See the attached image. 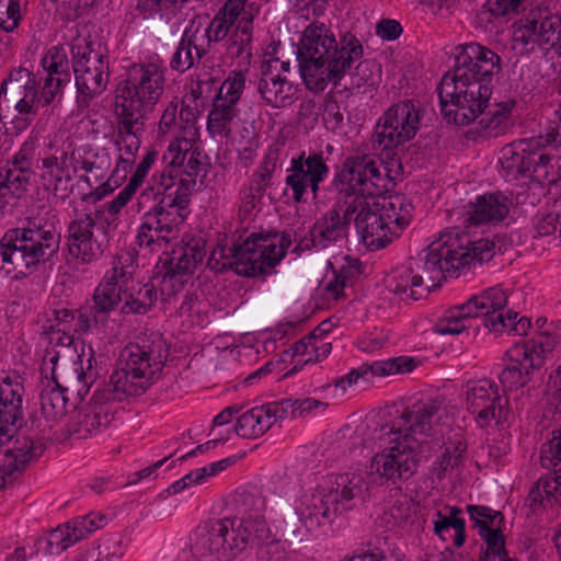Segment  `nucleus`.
Returning a JSON list of instances; mask_svg holds the SVG:
<instances>
[{"instance_id": "obj_20", "label": "nucleus", "mask_w": 561, "mask_h": 561, "mask_svg": "<svg viewBox=\"0 0 561 561\" xmlns=\"http://www.w3.org/2000/svg\"><path fill=\"white\" fill-rule=\"evenodd\" d=\"M508 294L501 287L495 286L471 297L467 305L474 317H483L485 327L491 331L502 332L513 330L517 334H524L529 327V320L520 318L516 321L517 312L506 310Z\"/></svg>"}, {"instance_id": "obj_34", "label": "nucleus", "mask_w": 561, "mask_h": 561, "mask_svg": "<svg viewBox=\"0 0 561 561\" xmlns=\"http://www.w3.org/2000/svg\"><path fill=\"white\" fill-rule=\"evenodd\" d=\"M351 216H345V201L336 204L311 229V242L316 248H329L330 245L346 240Z\"/></svg>"}, {"instance_id": "obj_64", "label": "nucleus", "mask_w": 561, "mask_h": 561, "mask_svg": "<svg viewBox=\"0 0 561 561\" xmlns=\"http://www.w3.org/2000/svg\"><path fill=\"white\" fill-rule=\"evenodd\" d=\"M467 510L476 528L477 522L485 523L491 527H500V524L503 520L501 512H495L488 506L468 505Z\"/></svg>"}, {"instance_id": "obj_40", "label": "nucleus", "mask_w": 561, "mask_h": 561, "mask_svg": "<svg viewBox=\"0 0 561 561\" xmlns=\"http://www.w3.org/2000/svg\"><path fill=\"white\" fill-rule=\"evenodd\" d=\"M209 51L204 43V36H199V28L185 30L183 36L170 61V67L181 73L192 68L195 61H199Z\"/></svg>"}, {"instance_id": "obj_36", "label": "nucleus", "mask_w": 561, "mask_h": 561, "mask_svg": "<svg viewBox=\"0 0 561 561\" xmlns=\"http://www.w3.org/2000/svg\"><path fill=\"white\" fill-rule=\"evenodd\" d=\"M43 450V444L35 442L33 437L15 438L12 447L0 455V486L3 488L10 482L15 471L23 470L27 463L38 458Z\"/></svg>"}, {"instance_id": "obj_60", "label": "nucleus", "mask_w": 561, "mask_h": 561, "mask_svg": "<svg viewBox=\"0 0 561 561\" xmlns=\"http://www.w3.org/2000/svg\"><path fill=\"white\" fill-rule=\"evenodd\" d=\"M415 366L416 363L412 357L401 356L374 363V373L376 376L410 373Z\"/></svg>"}, {"instance_id": "obj_58", "label": "nucleus", "mask_w": 561, "mask_h": 561, "mask_svg": "<svg viewBox=\"0 0 561 561\" xmlns=\"http://www.w3.org/2000/svg\"><path fill=\"white\" fill-rule=\"evenodd\" d=\"M22 20L21 0H0V28L13 32Z\"/></svg>"}, {"instance_id": "obj_19", "label": "nucleus", "mask_w": 561, "mask_h": 561, "mask_svg": "<svg viewBox=\"0 0 561 561\" xmlns=\"http://www.w3.org/2000/svg\"><path fill=\"white\" fill-rule=\"evenodd\" d=\"M124 274L121 282L115 266L111 274H106L94 289L91 302L78 310L75 331L79 334L89 332L93 327L104 325L112 311L123 302Z\"/></svg>"}, {"instance_id": "obj_39", "label": "nucleus", "mask_w": 561, "mask_h": 561, "mask_svg": "<svg viewBox=\"0 0 561 561\" xmlns=\"http://www.w3.org/2000/svg\"><path fill=\"white\" fill-rule=\"evenodd\" d=\"M150 385L151 382L147 378L136 373H129L124 367L117 365V368L110 377V381L99 389L112 401L122 402L127 397L140 396Z\"/></svg>"}, {"instance_id": "obj_59", "label": "nucleus", "mask_w": 561, "mask_h": 561, "mask_svg": "<svg viewBox=\"0 0 561 561\" xmlns=\"http://www.w3.org/2000/svg\"><path fill=\"white\" fill-rule=\"evenodd\" d=\"M37 147V139L35 137H28L20 150L8 161L7 167L16 169L23 172H33V159Z\"/></svg>"}, {"instance_id": "obj_33", "label": "nucleus", "mask_w": 561, "mask_h": 561, "mask_svg": "<svg viewBox=\"0 0 561 561\" xmlns=\"http://www.w3.org/2000/svg\"><path fill=\"white\" fill-rule=\"evenodd\" d=\"M512 201L503 193L483 194L466 206L463 222L466 227L497 225L510 213Z\"/></svg>"}, {"instance_id": "obj_21", "label": "nucleus", "mask_w": 561, "mask_h": 561, "mask_svg": "<svg viewBox=\"0 0 561 561\" xmlns=\"http://www.w3.org/2000/svg\"><path fill=\"white\" fill-rule=\"evenodd\" d=\"M169 356V348L159 333H151L137 343L126 345L119 355L118 366L152 382Z\"/></svg>"}, {"instance_id": "obj_14", "label": "nucleus", "mask_w": 561, "mask_h": 561, "mask_svg": "<svg viewBox=\"0 0 561 561\" xmlns=\"http://www.w3.org/2000/svg\"><path fill=\"white\" fill-rule=\"evenodd\" d=\"M512 48L520 56L546 55L561 47V14L531 10L512 26Z\"/></svg>"}, {"instance_id": "obj_48", "label": "nucleus", "mask_w": 561, "mask_h": 561, "mask_svg": "<svg viewBox=\"0 0 561 561\" xmlns=\"http://www.w3.org/2000/svg\"><path fill=\"white\" fill-rule=\"evenodd\" d=\"M271 428V415L263 408L255 407L238 417L234 432L243 438H257Z\"/></svg>"}, {"instance_id": "obj_55", "label": "nucleus", "mask_w": 561, "mask_h": 561, "mask_svg": "<svg viewBox=\"0 0 561 561\" xmlns=\"http://www.w3.org/2000/svg\"><path fill=\"white\" fill-rule=\"evenodd\" d=\"M359 274L360 265L358 260H352L347 265L341 266L334 274V278L327 284L325 290L330 293L334 299H339L343 296V289L346 286H352Z\"/></svg>"}, {"instance_id": "obj_29", "label": "nucleus", "mask_w": 561, "mask_h": 561, "mask_svg": "<svg viewBox=\"0 0 561 561\" xmlns=\"http://www.w3.org/2000/svg\"><path fill=\"white\" fill-rule=\"evenodd\" d=\"M114 414V401L98 388L89 403L78 411L72 432L78 434L79 438L96 435L110 426Z\"/></svg>"}, {"instance_id": "obj_35", "label": "nucleus", "mask_w": 561, "mask_h": 561, "mask_svg": "<svg viewBox=\"0 0 561 561\" xmlns=\"http://www.w3.org/2000/svg\"><path fill=\"white\" fill-rule=\"evenodd\" d=\"M556 347L554 337L542 334L537 339L516 344L505 352L504 358L516 367L527 370V377H531L546 360V357Z\"/></svg>"}, {"instance_id": "obj_43", "label": "nucleus", "mask_w": 561, "mask_h": 561, "mask_svg": "<svg viewBox=\"0 0 561 561\" xmlns=\"http://www.w3.org/2000/svg\"><path fill=\"white\" fill-rule=\"evenodd\" d=\"M386 287L403 300H419L428 293V286L422 287L421 276L414 275L410 266L398 270L388 276Z\"/></svg>"}, {"instance_id": "obj_42", "label": "nucleus", "mask_w": 561, "mask_h": 561, "mask_svg": "<svg viewBox=\"0 0 561 561\" xmlns=\"http://www.w3.org/2000/svg\"><path fill=\"white\" fill-rule=\"evenodd\" d=\"M368 490V483L363 476L346 473L340 477L337 488L330 489L329 492L336 494V507L342 514L354 508L357 503L364 502Z\"/></svg>"}, {"instance_id": "obj_25", "label": "nucleus", "mask_w": 561, "mask_h": 561, "mask_svg": "<svg viewBox=\"0 0 561 561\" xmlns=\"http://www.w3.org/2000/svg\"><path fill=\"white\" fill-rule=\"evenodd\" d=\"M501 70V57L495 51L478 43H469L461 46L453 75L491 84L492 78Z\"/></svg>"}, {"instance_id": "obj_56", "label": "nucleus", "mask_w": 561, "mask_h": 561, "mask_svg": "<svg viewBox=\"0 0 561 561\" xmlns=\"http://www.w3.org/2000/svg\"><path fill=\"white\" fill-rule=\"evenodd\" d=\"M245 87V73L242 70L231 71L221 83L217 99L237 105Z\"/></svg>"}, {"instance_id": "obj_13", "label": "nucleus", "mask_w": 561, "mask_h": 561, "mask_svg": "<svg viewBox=\"0 0 561 561\" xmlns=\"http://www.w3.org/2000/svg\"><path fill=\"white\" fill-rule=\"evenodd\" d=\"M420 123V112L409 100L393 104L383 113L371 136L373 148L381 151V162H377L381 169L393 159L401 164L393 150L416 135Z\"/></svg>"}, {"instance_id": "obj_30", "label": "nucleus", "mask_w": 561, "mask_h": 561, "mask_svg": "<svg viewBox=\"0 0 561 561\" xmlns=\"http://www.w3.org/2000/svg\"><path fill=\"white\" fill-rule=\"evenodd\" d=\"M255 255L254 247L247 237L241 243L231 247L217 245L208 257L207 266L215 272L231 268L240 276L255 277L260 270L253 259Z\"/></svg>"}, {"instance_id": "obj_17", "label": "nucleus", "mask_w": 561, "mask_h": 561, "mask_svg": "<svg viewBox=\"0 0 561 561\" xmlns=\"http://www.w3.org/2000/svg\"><path fill=\"white\" fill-rule=\"evenodd\" d=\"M244 533L238 529L233 517L208 519L197 526L194 547L214 561H231L247 549Z\"/></svg>"}, {"instance_id": "obj_4", "label": "nucleus", "mask_w": 561, "mask_h": 561, "mask_svg": "<svg viewBox=\"0 0 561 561\" xmlns=\"http://www.w3.org/2000/svg\"><path fill=\"white\" fill-rule=\"evenodd\" d=\"M363 54V45L352 33L336 41L324 23L313 22L302 32L297 60L306 87L318 92L329 83L337 87Z\"/></svg>"}, {"instance_id": "obj_12", "label": "nucleus", "mask_w": 561, "mask_h": 561, "mask_svg": "<svg viewBox=\"0 0 561 561\" xmlns=\"http://www.w3.org/2000/svg\"><path fill=\"white\" fill-rule=\"evenodd\" d=\"M72 69L77 88V107L88 108L108 84V58L100 44L87 37H76L71 43Z\"/></svg>"}, {"instance_id": "obj_24", "label": "nucleus", "mask_w": 561, "mask_h": 561, "mask_svg": "<svg viewBox=\"0 0 561 561\" xmlns=\"http://www.w3.org/2000/svg\"><path fill=\"white\" fill-rule=\"evenodd\" d=\"M466 405L480 427L489 426L492 421L499 424L508 415V399L485 379L467 386Z\"/></svg>"}, {"instance_id": "obj_28", "label": "nucleus", "mask_w": 561, "mask_h": 561, "mask_svg": "<svg viewBox=\"0 0 561 561\" xmlns=\"http://www.w3.org/2000/svg\"><path fill=\"white\" fill-rule=\"evenodd\" d=\"M205 244L206 242L202 238H191L173 249L165 263L163 283H170L174 289L181 288L187 277L203 262L206 254Z\"/></svg>"}, {"instance_id": "obj_1", "label": "nucleus", "mask_w": 561, "mask_h": 561, "mask_svg": "<svg viewBox=\"0 0 561 561\" xmlns=\"http://www.w3.org/2000/svg\"><path fill=\"white\" fill-rule=\"evenodd\" d=\"M444 407L443 396L419 400L390 423L380 424L374 438L381 442L388 437L390 446L373 457L371 472L392 483L409 480L417 471L420 461L439 444L438 421Z\"/></svg>"}, {"instance_id": "obj_41", "label": "nucleus", "mask_w": 561, "mask_h": 561, "mask_svg": "<svg viewBox=\"0 0 561 561\" xmlns=\"http://www.w3.org/2000/svg\"><path fill=\"white\" fill-rule=\"evenodd\" d=\"M371 209L382 215L383 221L398 233L410 224L412 204L403 195H375Z\"/></svg>"}, {"instance_id": "obj_2", "label": "nucleus", "mask_w": 561, "mask_h": 561, "mask_svg": "<svg viewBox=\"0 0 561 561\" xmlns=\"http://www.w3.org/2000/svg\"><path fill=\"white\" fill-rule=\"evenodd\" d=\"M401 171L402 164L397 159L381 169L371 157L358 154L347 157L333 178L332 187L345 197V216L355 221L363 243L371 250L385 248L398 231L383 221L378 210L371 209L369 198L385 194Z\"/></svg>"}, {"instance_id": "obj_3", "label": "nucleus", "mask_w": 561, "mask_h": 561, "mask_svg": "<svg viewBox=\"0 0 561 561\" xmlns=\"http://www.w3.org/2000/svg\"><path fill=\"white\" fill-rule=\"evenodd\" d=\"M165 69L158 62L134 64L126 79L116 89L115 112L118 117L115 146L119 165L135 162L145 130V118L152 112L164 92Z\"/></svg>"}, {"instance_id": "obj_47", "label": "nucleus", "mask_w": 561, "mask_h": 561, "mask_svg": "<svg viewBox=\"0 0 561 561\" xmlns=\"http://www.w3.org/2000/svg\"><path fill=\"white\" fill-rule=\"evenodd\" d=\"M157 301V290L150 283L133 287L129 291L123 289V305L121 312L124 314H145Z\"/></svg>"}, {"instance_id": "obj_5", "label": "nucleus", "mask_w": 561, "mask_h": 561, "mask_svg": "<svg viewBox=\"0 0 561 561\" xmlns=\"http://www.w3.org/2000/svg\"><path fill=\"white\" fill-rule=\"evenodd\" d=\"M495 244L489 239L471 241L459 228L445 231L437 240L423 250L409 266L414 275L421 276V285L435 286L445 278V274L457 277L459 272L470 264L489 262L495 251Z\"/></svg>"}, {"instance_id": "obj_18", "label": "nucleus", "mask_w": 561, "mask_h": 561, "mask_svg": "<svg viewBox=\"0 0 561 561\" xmlns=\"http://www.w3.org/2000/svg\"><path fill=\"white\" fill-rule=\"evenodd\" d=\"M337 515L336 494L318 490L301 497L295 514L285 520L284 533L289 539L302 541L307 533L331 525Z\"/></svg>"}, {"instance_id": "obj_31", "label": "nucleus", "mask_w": 561, "mask_h": 561, "mask_svg": "<svg viewBox=\"0 0 561 561\" xmlns=\"http://www.w3.org/2000/svg\"><path fill=\"white\" fill-rule=\"evenodd\" d=\"M41 65L46 73L41 91V101L49 105L70 82V67L67 51L61 46L50 47L42 58Z\"/></svg>"}, {"instance_id": "obj_10", "label": "nucleus", "mask_w": 561, "mask_h": 561, "mask_svg": "<svg viewBox=\"0 0 561 561\" xmlns=\"http://www.w3.org/2000/svg\"><path fill=\"white\" fill-rule=\"evenodd\" d=\"M196 137L197 129L193 124L181 128L163 156L167 167L159 175L152 176L153 183L162 186L168 183L178 194L188 198L197 179L202 181L207 173L202 154L192 150Z\"/></svg>"}, {"instance_id": "obj_57", "label": "nucleus", "mask_w": 561, "mask_h": 561, "mask_svg": "<svg viewBox=\"0 0 561 561\" xmlns=\"http://www.w3.org/2000/svg\"><path fill=\"white\" fill-rule=\"evenodd\" d=\"M477 528L480 537L486 545L484 554L507 556L504 536L499 527H491L485 523L477 522Z\"/></svg>"}, {"instance_id": "obj_7", "label": "nucleus", "mask_w": 561, "mask_h": 561, "mask_svg": "<svg viewBox=\"0 0 561 561\" xmlns=\"http://www.w3.org/2000/svg\"><path fill=\"white\" fill-rule=\"evenodd\" d=\"M547 145L561 146V105L550 119L546 135L520 139L502 148L500 163L504 175L514 180L528 175L541 184L557 183L551 157L545 152Z\"/></svg>"}, {"instance_id": "obj_8", "label": "nucleus", "mask_w": 561, "mask_h": 561, "mask_svg": "<svg viewBox=\"0 0 561 561\" xmlns=\"http://www.w3.org/2000/svg\"><path fill=\"white\" fill-rule=\"evenodd\" d=\"M141 203L153 199L154 206L142 218L138 229L137 243L139 247L162 248L178 238L180 226L186 218L188 198L178 194L168 184L164 186L153 183L140 194Z\"/></svg>"}, {"instance_id": "obj_6", "label": "nucleus", "mask_w": 561, "mask_h": 561, "mask_svg": "<svg viewBox=\"0 0 561 561\" xmlns=\"http://www.w3.org/2000/svg\"><path fill=\"white\" fill-rule=\"evenodd\" d=\"M60 234L53 225L34 219L26 227L8 230L0 241V270L14 277L36 272L58 252Z\"/></svg>"}, {"instance_id": "obj_63", "label": "nucleus", "mask_w": 561, "mask_h": 561, "mask_svg": "<svg viewBox=\"0 0 561 561\" xmlns=\"http://www.w3.org/2000/svg\"><path fill=\"white\" fill-rule=\"evenodd\" d=\"M530 380L527 377V370L524 369V373L520 368L513 365V363L508 362L505 368L500 374V381L505 389L513 390L517 388L524 387Z\"/></svg>"}, {"instance_id": "obj_27", "label": "nucleus", "mask_w": 561, "mask_h": 561, "mask_svg": "<svg viewBox=\"0 0 561 561\" xmlns=\"http://www.w3.org/2000/svg\"><path fill=\"white\" fill-rule=\"evenodd\" d=\"M233 503L238 512V515L233 517L236 526L239 530L245 531V548L251 542L261 545L260 542L270 536V528L264 516V499L250 492H241L234 496Z\"/></svg>"}, {"instance_id": "obj_46", "label": "nucleus", "mask_w": 561, "mask_h": 561, "mask_svg": "<svg viewBox=\"0 0 561 561\" xmlns=\"http://www.w3.org/2000/svg\"><path fill=\"white\" fill-rule=\"evenodd\" d=\"M448 513H436L437 519L434 522L435 534L444 541L451 539L456 547H461L466 540L465 519L458 515L461 510L457 506L448 507Z\"/></svg>"}, {"instance_id": "obj_44", "label": "nucleus", "mask_w": 561, "mask_h": 561, "mask_svg": "<svg viewBox=\"0 0 561 561\" xmlns=\"http://www.w3.org/2000/svg\"><path fill=\"white\" fill-rule=\"evenodd\" d=\"M260 8L255 3L248 4V10L244 12L238 24L236 25L234 32L228 39L227 51L232 57H240L247 53L250 55V45L252 43V21L259 14Z\"/></svg>"}, {"instance_id": "obj_16", "label": "nucleus", "mask_w": 561, "mask_h": 561, "mask_svg": "<svg viewBox=\"0 0 561 561\" xmlns=\"http://www.w3.org/2000/svg\"><path fill=\"white\" fill-rule=\"evenodd\" d=\"M80 164L73 141L64 133H57L48 144V151L42 159L39 176L54 195L62 199L71 192V182Z\"/></svg>"}, {"instance_id": "obj_26", "label": "nucleus", "mask_w": 561, "mask_h": 561, "mask_svg": "<svg viewBox=\"0 0 561 561\" xmlns=\"http://www.w3.org/2000/svg\"><path fill=\"white\" fill-rule=\"evenodd\" d=\"M23 393L24 387L19 377H5L0 382V446L9 443L16 436L23 423Z\"/></svg>"}, {"instance_id": "obj_49", "label": "nucleus", "mask_w": 561, "mask_h": 561, "mask_svg": "<svg viewBox=\"0 0 561 561\" xmlns=\"http://www.w3.org/2000/svg\"><path fill=\"white\" fill-rule=\"evenodd\" d=\"M81 169L87 172L81 176L89 186L99 183L107 178L112 168V157L106 148H96L80 160Z\"/></svg>"}, {"instance_id": "obj_51", "label": "nucleus", "mask_w": 561, "mask_h": 561, "mask_svg": "<svg viewBox=\"0 0 561 561\" xmlns=\"http://www.w3.org/2000/svg\"><path fill=\"white\" fill-rule=\"evenodd\" d=\"M237 105L215 98L213 108L208 113L207 129L213 136L228 137L231 133V122L238 115Z\"/></svg>"}, {"instance_id": "obj_22", "label": "nucleus", "mask_w": 561, "mask_h": 561, "mask_svg": "<svg viewBox=\"0 0 561 561\" xmlns=\"http://www.w3.org/2000/svg\"><path fill=\"white\" fill-rule=\"evenodd\" d=\"M37 98L35 75L24 67L12 69L0 84V119L9 118L13 111L31 113L37 108Z\"/></svg>"}, {"instance_id": "obj_53", "label": "nucleus", "mask_w": 561, "mask_h": 561, "mask_svg": "<svg viewBox=\"0 0 561 561\" xmlns=\"http://www.w3.org/2000/svg\"><path fill=\"white\" fill-rule=\"evenodd\" d=\"M470 306L467 302L455 306L447 310L445 314L435 323L434 330L439 334L456 335L463 332L468 325L466 322L473 318Z\"/></svg>"}, {"instance_id": "obj_52", "label": "nucleus", "mask_w": 561, "mask_h": 561, "mask_svg": "<svg viewBox=\"0 0 561 561\" xmlns=\"http://www.w3.org/2000/svg\"><path fill=\"white\" fill-rule=\"evenodd\" d=\"M514 106V101L495 104L489 112L483 113L484 116L479 121V125L482 129L488 131L490 136L497 137L505 134L510 127Z\"/></svg>"}, {"instance_id": "obj_32", "label": "nucleus", "mask_w": 561, "mask_h": 561, "mask_svg": "<svg viewBox=\"0 0 561 561\" xmlns=\"http://www.w3.org/2000/svg\"><path fill=\"white\" fill-rule=\"evenodd\" d=\"M257 90L266 104L276 108L291 104L297 93L287 76L279 72L278 59L262 64Z\"/></svg>"}, {"instance_id": "obj_50", "label": "nucleus", "mask_w": 561, "mask_h": 561, "mask_svg": "<svg viewBox=\"0 0 561 561\" xmlns=\"http://www.w3.org/2000/svg\"><path fill=\"white\" fill-rule=\"evenodd\" d=\"M85 520H75L51 530L47 537L48 553H60L84 537Z\"/></svg>"}, {"instance_id": "obj_11", "label": "nucleus", "mask_w": 561, "mask_h": 561, "mask_svg": "<svg viewBox=\"0 0 561 561\" xmlns=\"http://www.w3.org/2000/svg\"><path fill=\"white\" fill-rule=\"evenodd\" d=\"M437 93L443 117L448 123L467 126L485 112L492 85L446 73L437 87Z\"/></svg>"}, {"instance_id": "obj_23", "label": "nucleus", "mask_w": 561, "mask_h": 561, "mask_svg": "<svg viewBox=\"0 0 561 561\" xmlns=\"http://www.w3.org/2000/svg\"><path fill=\"white\" fill-rule=\"evenodd\" d=\"M288 172L285 183L293 192V199L300 203L308 187L314 198L318 196L320 184L329 176L330 169L323 152L311 151L307 154L302 151L291 159Z\"/></svg>"}, {"instance_id": "obj_37", "label": "nucleus", "mask_w": 561, "mask_h": 561, "mask_svg": "<svg viewBox=\"0 0 561 561\" xmlns=\"http://www.w3.org/2000/svg\"><path fill=\"white\" fill-rule=\"evenodd\" d=\"M250 244L254 247L256 255L253 256L257 270V276L265 274L273 268L285 255L286 249L291 244L288 234L278 236L277 233L249 236Z\"/></svg>"}, {"instance_id": "obj_15", "label": "nucleus", "mask_w": 561, "mask_h": 561, "mask_svg": "<svg viewBox=\"0 0 561 561\" xmlns=\"http://www.w3.org/2000/svg\"><path fill=\"white\" fill-rule=\"evenodd\" d=\"M114 221L102 210L76 214L67 228L69 253L84 263L100 259L108 247Z\"/></svg>"}, {"instance_id": "obj_38", "label": "nucleus", "mask_w": 561, "mask_h": 561, "mask_svg": "<svg viewBox=\"0 0 561 561\" xmlns=\"http://www.w3.org/2000/svg\"><path fill=\"white\" fill-rule=\"evenodd\" d=\"M250 3L249 0H227L209 25L205 30H199V36H204V43L208 45V49L211 43L226 38L231 27L244 15Z\"/></svg>"}, {"instance_id": "obj_61", "label": "nucleus", "mask_w": 561, "mask_h": 561, "mask_svg": "<svg viewBox=\"0 0 561 561\" xmlns=\"http://www.w3.org/2000/svg\"><path fill=\"white\" fill-rule=\"evenodd\" d=\"M417 510L419 505L416 503L404 497L403 500H397L389 508L388 514L394 525L404 527L413 523V517L416 515Z\"/></svg>"}, {"instance_id": "obj_62", "label": "nucleus", "mask_w": 561, "mask_h": 561, "mask_svg": "<svg viewBox=\"0 0 561 561\" xmlns=\"http://www.w3.org/2000/svg\"><path fill=\"white\" fill-rule=\"evenodd\" d=\"M255 561H289L285 543L279 540H272L259 545Z\"/></svg>"}, {"instance_id": "obj_45", "label": "nucleus", "mask_w": 561, "mask_h": 561, "mask_svg": "<svg viewBox=\"0 0 561 561\" xmlns=\"http://www.w3.org/2000/svg\"><path fill=\"white\" fill-rule=\"evenodd\" d=\"M33 172L18 171L7 167L0 172V209L14 205L25 192Z\"/></svg>"}, {"instance_id": "obj_9", "label": "nucleus", "mask_w": 561, "mask_h": 561, "mask_svg": "<svg viewBox=\"0 0 561 561\" xmlns=\"http://www.w3.org/2000/svg\"><path fill=\"white\" fill-rule=\"evenodd\" d=\"M94 364L96 362L92 356L88 358V366L84 368L81 360L72 364L64 360L59 364V353L54 350L45 354L43 366L51 365V379L55 383L41 392V408L46 419L55 420L66 414L68 399L65 393L67 391L75 392L81 398L88 394L99 376Z\"/></svg>"}, {"instance_id": "obj_54", "label": "nucleus", "mask_w": 561, "mask_h": 561, "mask_svg": "<svg viewBox=\"0 0 561 561\" xmlns=\"http://www.w3.org/2000/svg\"><path fill=\"white\" fill-rule=\"evenodd\" d=\"M534 228L536 236L561 242V199L553 204L550 211L538 215Z\"/></svg>"}]
</instances>
